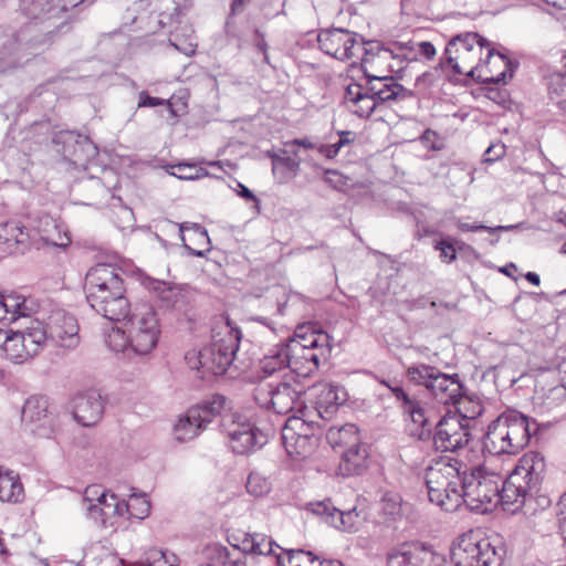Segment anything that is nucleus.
I'll use <instances>...</instances> for the list:
<instances>
[{"instance_id":"1","label":"nucleus","mask_w":566,"mask_h":566,"mask_svg":"<svg viewBox=\"0 0 566 566\" xmlns=\"http://www.w3.org/2000/svg\"><path fill=\"white\" fill-rule=\"evenodd\" d=\"M424 480L430 502L444 511L453 512L464 504L470 511L484 514L500 502L512 511V505L502 501L503 476L482 467L469 470L454 458L441 457L427 468Z\"/></svg>"},{"instance_id":"2","label":"nucleus","mask_w":566,"mask_h":566,"mask_svg":"<svg viewBox=\"0 0 566 566\" xmlns=\"http://www.w3.org/2000/svg\"><path fill=\"white\" fill-rule=\"evenodd\" d=\"M86 300L103 317L120 322L129 313V301L119 270L112 264H96L85 277Z\"/></svg>"},{"instance_id":"3","label":"nucleus","mask_w":566,"mask_h":566,"mask_svg":"<svg viewBox=\"0 0 566 566\" xmlns=\"http://www.w3.org/2000/svg\"><path fill=\"white\" fill-rule=\"evenodd\" d=\"M84 0H21V10L25 17L33 20L22 38L30 49L44 45L51 35L66 27L69 11Z\"/></svg>"},{"instance_id":"4","label":"nucleus","mask_w":566,"mask_h":566,"mask_svg":"<svg viewBox=\"0 0 566 566\" xmlns=\"http://www.w3.org/2000/svg\"><path fill=\"white\" fill-rule=\"evenodd\" d=\"M291 355V373L307 377L326 363L331 354V336L311 325H300L287 339Z\"/></svg>"},{"instance_id":"5","label":"nucleus","mask_w":566,"mask_h":566,"mask_svg":"<svg viewBox=\"0 0 566 566\" xmlns=\"http://www.w3.org/2000/svg\"><path fill=\"white\" fill-rule=\"evenodd\" d=\"M221 431L233 453L250 454L261 449L273 431L271 416L227 413L221 418Z\"/></svg>"},{"instance_id":"6","label":"nucleus","mask_w":566,"mask_h":566,"mask_svg":"<svg viewBox=\"0 0 566 566\" xmlns=\"http://www.w3.org/2000/svg\"><path fill=\"white\" fill-rule=\"evenodd\" d=\"M545 469L544 457L538 452H526L518 460L502 488V501L504 504L512 505V512H516L528 497L538 492Z\"/></svg>"},{"instance_id":"7","label":"nucleus","mask_w":566,"mask_h":566,"mask_svg":"<svg viewBox=\"0 0 566 566\" xmlns=\"http://www.w3.org/2000/svg\"><path fill=\"white\" fill-rule=\"evenodd\" d=\"M240 340V331L227 325L222 332L213 335L208 346L187 353V363L191 369L201 370L203 375H222L234 361Z\"/></svg>"},{"instance_id":"8","label":"nucleus","mask_w":566,"mask_h":566,"mask_svg":"<svg viewBox=\"0 0 566 566\" xmlns=\"http://www.w3.org/2000/svg\"><path fill=\"white\" fill-rule=\"evenodd\" d=\"M124 326L128 328L130 337V352L136 356H146L157 346L160 327L154 307L148 303L136 304L129 307L126 317H122Z\"/></svg>"},{"instance_id":"9","label":"nucleus","mask_w":566,"mask_h":566,"mask_svg":"<svg viewBox=\"0 0 566 566\" xmlns=\"http://www.w3.org/2000/svg\"><path fill=\"white\" fill-rule=\"evenodd\" d=\"M301 389L285 377L282 380H262L253 390V399L262 409H272L275 415L304 411Z\"/></svg>"},{"instance_id":"10","label":"nucleus","mask_w":566,"mask_h":566,"mask_svg":"<svg viewBox=\"0 0 566 566\" xmlns=\"http://www.w3.org/2000/svg\"><path fill=\"white\" fill-rule=\"evenodd\" d=\"M451 562L454 566H500L501 556L489 538L470 531L453 543Z\"/></svg>"},{"instance_id":"11","label":"nucleus","mask_w":566,"mask_h":566,"mask_svg":"<svg viewBox=\"0 0 566 566\" xmlns=\"http://www.w3.org/2000/svg\"><path fill=\"white\" fill-rule=\"evenodd\" d=\"M227 399L222 395H214L209 400L188 409L174 427L176 440L190 441L196 438L207 424L216 417L221 416Z\"/></svg>"},{"instance_id":"12","label":"nucleus","mask_w":566,"mask_h":566,"mask_svg":"<svg viewBox=\"0 0 566 566\" xmlns=\"http://www.w3.org/2000/svg\"><path fill=\"white\" fill-rule=\"evenodd\" d=\"M317 42L325 54L339 61H352L353 64L358 61L366 44L361 35L343 28L322 30Z\"/></svg>"},{"instance_id":"13","label":"nucleus","mask_w":566,"mask_h":566,"mask_svg":"<svg viewBox=\"0 0 566 566\" xmlns=\"http://www.w3.org/2000/svg\"><path fill=\"white\" fill-rule=\"evenodd\" d=\"M484 45H486L485 39L478 33L468 32L453 36L446 46L444 55L454 73L474 77L480 65L469 66L470 55L473 53L480 57Z\"/></svg>"},{"instance_id":"14","label":"nucleus","mask_w":566,"mask_h":566,"mask_svg":"<svg viewBox=\"0 0 566 566\" xmlns=\"http://www.w3.org/2000/svg\"><path fill=\"white\" fill-rule=\"evenodd\" d=\"M22 420L34 424L32 432L44 439H52L60 429L57 415L49 408V399L45 396L35 395L29 397L22 408Z\"/></svg>"},{"instance_id":"15","label":"nucleus","mask_w":566,"mask_h":566,"mask_svg":"<svg viewBox=\"0 0 566 566\" xmlns=\"http://www.w3.org/2000/svg\"><path fill=\"white\" fill-rule=\"evenodd\" d=\"M470 428L459 415L447 413L436 426L433 444L437 450L455 452L468 444Z\"/></svg>"},{"instance_id":"16","label":"nucleus","mask_w":566,"mask_h":566,"mask_svg":"<svg viewBox=\"0 0 566 566\" xmlns=\"http://www.w3.org/2000/svg\"><path fill=\"white\" fill-rule=\"evenodd\" d=\"M358 60H360L364 74H370V72L390 74L396 67L401 69L405 57L377 41H370L364 45Z\"/></svg>"},{"instance_id":"17","label":"nucleus","mask_w":566,"mask_h":566,"mask_svg":"<svg viewBox=\"0 0 566 566\" xmlns=\"http://www.w3.org/2000/svg\"><path fill=\"white\" fill-rule=\"evenodd\" d=\"M308 510L325 518V522L348 533L358 532L366 521V514L353 507L347 511H340L333 505L331 500L319 502H311L307 504Z\"/></svg>"},{"instance_id":"18","label":"nucleus","mask_w":566,"mask_h":566,"mask_svg":"<svg viewBox=\"0 0 566 566\" xmlns=\"http://www.w3.org/2000/svg\"><path fill=\"white\" fill-rule=\"evenodd\" d=\"M48 339H52L65 348H74L78 344V324L76 318L63 308H55L44 324Z\"/></svg>"},{"instance_id":"19","label":"nucleus","mask_w":566,"mask_h":566,"mask_svg":"<svg viewBox=\"0 0 566 566\" xmlns=\"http://www.w3.org/2000/svg\"><path fill=\"white\" fill-rule=\"evenodd\" d=\"M366 90L378 103L403 101L413 95L412 91L398 83L390 74H365Z\"/></svg>"},{"instance_id":"20","label":"nucleus","mask_w":566,"mask_h":566,"mask_svg":"<svg viewBox=\"0 0 566 566\" xmlns=\"http://www.w3.org/2000/svg\"><path fill=\"white\" fill-rule=\"evenodd\" d=\"M504 420V429L509 430L510 439L514 443L516 452L525 448L532 436L536 434L539 426L537 421L516 410H510L497 417Z\"/></svg>"},{"instance_id":"21","label":"nucleus","mask_w":566,"mask_h":566,"mask_svg":"<svg viewBox=\"0 0 566 566\" xmlns=\"http://www.w3.org/2000/svg\"><path fill=\"white\" fill-rule=\"evenodd\" d=\"M433 553L418 542H407L390 548L387 566H429Z\"/></svg>"},{"instance_id":"22","label":"nucleus","mask_w":566,"mask_h":566,"mask_svg":"<svg viewBox=\"0 0 566 566\" xmlns=\"http://www.w3.org/2000/svg\"><path fill=\"white\" fill-rule=\"evenodd\" d=\"M103 412L104 401L97 390L90 389L74 398L73 417L81 426H95L101 420Z\"/></svg>"},{"instance_id":"23","label":"nucleus","mask_w":566,"mask_h":566,"mask_svg":"<svg viewBox=\"0 0 566 566\" xmlns=\"http://www.w3.org/2000/svg\"><path fill=\"white\" fill-rule=\"evenodd\" d=\"M39 310V303L31 296L10 293L0 296V322H14L20 317H29Z\"/></svg>"},{"instance_id":"24","label":"nucleus","mask_w":566,"mask_h":566,"mask_svg":"<svg viewBox=\"0 0 566 566\" xmlns=\"http://www.w3.org/2000/svg\"><path fill=\"white\" fill-rule=\"evenodd\" d=\"M504 420L496 418L489 424L482 441L483 452L491 455L517 453L510 439L509 430L504 429Z\"/></svg>"},{"instance_id":"25","label":"nucleus","mask_w":566,"mask_h":566,"mask_svg":"<svg viewBox=\"0 0 566 566\" xmlns=\"http://www.w3.org/2000/svg\"><path fill=\"white\" fill-rule=\"evenodd\" d=\"M427 390L438 402L454 405L462 394L463 385L458 374L448 375L439 370Z\"/></svg>"},{"instance_id":"26","label":"nucleus","mask_w":566,"mask_h":566,"mask_svg":"<svg viewBox=\"0 0 566 566\" xmlns=\"http://www.w3.org/2000/svg\"><path fill=\"white\" fill-rule=\"evenodd\" d=\"M313 390L315 392V408L324 419L331 418L338 406L345 401L344 389L338 385L318 384L313 387Z\"/></svg>"},{"instance_id":"27","label":"nucleus","mask_w":566,"mask_h":566,"mask_svg":"<svg viewBox=\"0 0 566 566\" xmlns=\"http://www.w3.org/2000/svg\"><path fill=\"white\" fill-rule=\"evenodd\" d=\"M30 244V234L20 221L0 224V247L8 253H23Z\"/></svg>"},{"instance_id":"28","label":"nucleus","mask_w":566,"mask_h":566,"mask_svg":"<svg viewBox=\"0 0 566 566\" xmlns=\"http://www.w3.org/2000/svg\"><path fill=\"white\" fill-rule=\"evenodd\" d=\"M15 331L32 359L44 349L49 340L48 331L40 319H31L28 325Z\"/></svg>"},{"instance_id":"29","label":"nucleus","mask_w":566,"mask_h":566,"mask_svg":"<svg viewBox=\"0 0 566 566\" xmlns=\"http://www.w3.org/2000/svg\"><path fill=\"white\" fill-rule=\"evenodd\" d=\"M515 65L502 53H495L493 49L488 51V61L484 70L483 82H492L495 84L506 83L507 77L513 76Z\"/></svg>"},{"instance_id":"30","label":"nucleus","mask_w":566,"mask_h":566,"mask_svg":"<svg viewBox=\"0 0 566 566\" xmlns=\"http://www.w3.org/2000/svg\"><path fill=\"white\" fill-rule=\"evenodd\" d=\"M21 51L15 34L0 28V73L13 70L22 63Z\"/></svg>"},{"instance_id":"31","label":"nucleus","mask_w":566,"mask_h":566,"mask_svg":"<svg viewBox=\"0 0 566 566\" xmlns=\"http://www.w3.org/2000/svg\"><path fill=\"white\" fill-rule=\"evenodd\" d=\"M0 350L8 360L17 365L32 360L23 346V339H20V336L13 328H0Z\"/></svg>"},{"instance_id":"32","label":"nucleus","mask_w":566,"mask_h":566,"mask_svg":"<svg viewBox=\"0 0 566 566\" xmlns=\"http://www.w3.org/2000/svg\"><path fill=\"white\" fill-rule=\"evenodd\" d=\"M287 340L274 345L260 360V369L265 376H273L277 373L291 371V355L289 354Z\"/></svg>"},{"instance_id":"33","label":"nucleus","mask_w":566,"mask_h":566,"mask_svg":"<svg viewBox=\"0 0 566 566\" xmlns=\"http://www.w3.org/2000/svg\"><path fill=\"white\" fill-rule=\"evenodd\" d=\"M368 451L360 442L343 451L338 465L344 476L358 475L367 468Z\"/></svg>"},{"instance_id":"34","label":"nucleus","mask_w":566,"mask_h":566,"mask_svg":"<svg viewBox=\"0 0 566 566\" xmlns=\"http://www.w3.org/2000/svg\"><path fill=\"white\" fill-rule=\"evenodd\" d=\"M402 409L410 419V424H408L409 434L419 440L429 438L431 429L428 424V418L426 417L424 409L420 403L415 399H411L402 407Z\"/></svg>"},{"instance_id":"35","label":"nucleus","mask_w":566,"mask_h":566,"mask_svg":"<svg viewBox=\"0 0 566 566\" xmlns=\"http://www.w3.org/2000/svg\"><path fill=\"white\" fill-rule=\"evenodd\" d=\"M23 497L24 490L19 475L0 465V501L18 503Z\"/></svg>"},{"instance_id":"36","label":"nucleus","mask_w":566,"mask_h":566,"mask_svg":"<svg viewBox=\"0 0 566 566\" xmlns=\"http://www.w3.org/2000/svg\"><path fill=\"white\" fill-rule=\"evenodd\" d=\"M326 440L333 448L344 450L357 446L360 442L358 428L354 423H346L342 427H331L326 432Z\"/></svg>"},{"instance_id":"37","label":"nucleus","mask_w":566,"mask_h":566,"mask_svg":"<svg viewBox=\"0 0 566 566\" xmlns=\"http://www.w3.org/2000/svg\"><path fill=\"white\" fill-rule=\"evenodd\" d=\"M115 497L114 493L102 494V501L88 505L87 517L103 527L113 526L115 524V511H113Z\"/></svg>"},{"instance_id":"38","label":"nucleus","mask_w":566,"mask_h":566,"mask_svg":"<svg viewBox=\"0 0 566 566\" xmlns=\"http://www.w3.org/2000/svg\"><path fill=\"white\" fill-rule=\"evenodd\" d=\"M145 2L149 7V13L156 14L160 28L171 23L180 11V0H142L138 7H143Z\"/></svg>"},{"instance_id":"39","label":"nucleus","mask_w":566,"mask_h":566,"mask_svg":"<svg viewBox=\"0 0 566 566\" xmlns=\"http://www.w3.org/2000/svg\"><path fill=\"white\" fill-rule=\"evenodd\" d=\"M104 342L106 346L114 352L115 354H126L127 356L133 355L130 352V337L128 333V328L123 325L112 326L104 334Z\"/></svg>"},{"instance_id":"40","label":"nucleus","mask_w":566,"mask_h":566,"mask_svg":"<svg viewBox=\"0 0 566 566\" xmlns=\"http://www.w3.org/2000/svg\"><path fill=\"white\" fill-rule=\"evenodd\" d=\"M46 229L42 230L40 239L44 245L66 249L71 244V237L63 226L51 220L46 222Z\"/></svg>"},{"instance_id":"41","label":"nucleus","mask_w":566,"mask_h":566,"mask_svg":"<svg viewBox=\"0 0 566 566\" xmlns=\"http://www.w3.org/2000/svg\"><path fill=\"white\" fill-rule=\"evenodd\" d=\"M149 289L157 294L158 298L167 307L177 306L184 297L181 287L164 281H153L149 285Z\"/></svg>"},{"instance_id":"42","label":"nucleus","mask_w":566,"mask_h":566,"mask_svg":"<svg viewBox=\"0 0 566 566\" xmlns=\"http://www.w3.org/2000/svg\"><path fill=\"white\" fill-rule=\"evenodd\" d=\"M306 428L304 419L298 416H292L286 419L285 424L282 429V440L285 444L286 451L292 454L293 451L290 447L293 446L294 441L304 439V429Z\"/></svg>"},{"instance_id":"43","label":"nucleus","mask_w":566,"mask_h":566,"mask_svg":"<svg viewBox=\"0 0 566 566\" xmlns=\"http://www.w3.org/2000/svg\"><path fill=\"white\" fill-rule=\"evenodd\" d=\"M547 88L549 99L566 112V74L562 72L551 74Z\"/></svg>"},{"instance_id":"44","label":"nucleus","mask_w":566,"mask_h":566,"mask_svg":"<svg viewBox=\"0 0 566 566\" xmlns=\"http://www.w3.org/2000/svg\"><path fill=\"white\" fill-rule=\"evenodd\" d=\"M272 170L274 175H279L281 181L294 178L300 169V160L290 156L272 155Z\"/></svg>"},{"instance_id":"45","label":"nucleus","mask_w":566,"mask_h":566,"mask_svg":"<svg viewBox=\"0 0 566 566\" xmlns=\"http://www.w3.org/2000/svg\"><path fill=\"white\" fill-rule=\"evenodd\" d=\"M439 373V369L434 366L426 365V364H412L407 370L408 379L418 386H424L426 389L429 388L430 382Z\"/></svg>"},{"instance_id":"46","label":"nucleus","mask_w":566,"mask_h":566,"mask_svg":"<svg viewBox=\"0 0 566 566\" xmlns=\"http://www.w3.org/2000/svg\"><path fill=\"white\" fill-rule=\"evenodd\" d=\"M457 407L458 413L465 422L481 416L483 412V406L478 397H469L461 394L459 399L453 405Z\"/></svg>"},{"instance_id":"47","label":"nucleus","mask_w":566,"mask_h":566,"mask_svg":"<svg viewBox=\"0 0 566 566\" xmlns=\"http://www.w3.org/2000/svg\"><path fill=\"white\" fill-rule=\"evenodd\" d=\"M169 174L181 180H196L209 176L206 168L188 163L170 166Z\"/></svg>"},{"instance_id":"48","label":"nucleus","mask_w":566,"mask_h":566,"mask_svg":"<svg viewBox=\"0 0 566 566\" xmlns=\"http://www.w3.org/2000/svg\"><path fill=\"white\" fill-rule=\"evenodd\" d=\"M339 139L333 144H319L317 151L327 159L335 158L343 147L352 144L355 139V133L350 130L338 132Z\"/></svg>"},{"instance_id":"49","label":"nucleus","mask_w":566,"mask_h":566,"mask_svg":"<svg viewBox=\"0 0 566 566\" xmlns=\"http://www.w3.org/2000/svg\"><path fill=\"white\" fill-rule=\"evenodd\" d=\"M272 489V483L262 473L253 471L247 480V491L255 497L268 495Z\"/></svg>"},{"instance_id":"50","label":"nucleus","mask_w":566,"mask_h":566,"mask_svg":"<svg viewBox=\"0 0 566 566\" xmlns=\"http://www.w3.org/2000/svg\"><path fill=\"white\" fill-rule=\"evenodd\" d=\"M403 504L401 496L397 493H386L381 499V513L392 521L402 515Z\"/></svg>"},{"instance_id":"51","label":"nucleus","mask_w":566,"mask_h":566,"mask_svg":"<svg viewBox=\"0 0 566 566\" xmlns=\"http://www.w3.org/2000/svg\"><path fill=\"white\" fill-rule=\"evenodd\" d=\"M202 554L207 564L200 566H223L228 558V548L220 544H211L205 548Z\"/></svg>"},{"instance_id":"52","label":"nucleus","mask_w":566,"mask_h":566,"mask_svg":"<svg viewBox=\"0 0 566 566\" xmlns=\"http://www.w3.org/2000/svg\"><path fill=\"white\" fill-rule=\"evenodd\" d=\"M377 104L379 103L366 90L359 99L352 106V112L359 117L367 118L374 113Z\"/></svg>"},{"instance_id":"53","label":"nucleus","mask_w":566,"mask_h":566,"mask_svg":"<svg viewBox=\"0 0 566 566\" xmlns=\"http://www.w3.org/2000/svg\"><path fill=\"white\" fill-rule=\"evenodd\" d=\"M323 180L336 190L345 191L349 188L352 179L336 169L324 170Z\"/></svg>"},{"instance_id":"54","label":"nucleus","mask_w":566,"mask_h":566,"mask_svg":"<svg viewBox=\"0 0 566 566\" xmlns=\"http://www.w3.org/2000/svg\"><path fill=\"white\" fill-rule=\"evenodd\" d=\"M264 541V534L261 533H244L240 544L233 546L240 553H252L254 549H260V542Z\"/></svg>"},{"instance_id":"55","label":"nucleus","mask_w":566,"mask_h":566,"mask_svg":"<svg viewBox=\"0 0 566 566\" xmlns=\"http://www.w3.org/2000/svg\"><path fill=\"white\" fill-rule=\"evenodd\" d=\"M434 250L440 252V260L444 263H451L457 259V250L450 238L436 241Z\"/></svg>"},{"instance_id":"56","label":"nucleus","mask_w":566,"mask_h":566,"mask_svg":"<svg viewBox=\"0 0 566 566\" xmlns=\"http://www.w3.org/2000/svg\"><path fill=\"white\" fill-rule=\"evenodd\" d=\"M179 231H180V238H181L182 242L186 241L185 232H190V233H192L193 237L201 238V240L207 245H210V239H209V235H208V231L202 226H200L199 223L182 222L179 226Z\"/></svg>"},{"instance_id":"57","label":"nucleus","mask_w":566,"mask_h":566,"mask_svg":"<svg viewBox=\"0 0 566 566\" xmlns=\"http://www.w3.org/2000/svg\"><path fill=\"white\" fill-rule=\"evenodd\" d=\"M129 502H134L135 510H130V516L135 518H145L150 511V503L146 495L133 494Z\"/></svg>"},{"instance_id":"58","label":"nucleus","mask_w":566,"mask_h":566,"mask_svg":"<svg viewBox=\"0 0 566 566\" xmlns=\"http://www.w3.org/2000/svg\"><path fill=\"white\" fill-rule=\"evenodd\" d=\"M102 494H107V492L102 490L99 485H91L85 489L84 496L82 499V509L86 514L90 504H95L96 502L102 501Z\"/></svg>"},{"instance_id":"59","label":"nucleus","mask_w":566,"mask_h":566,"mask_svg":"<svg viewBox=\"0 0 566 566\" xmlns=\"http://www.w3.org/2000/svg\"><path fill=\"white\" fill-rule=\"evenodd\" d=\"M458 228L461 231L465 232H476V231H488L490 233L496 232V231H509L515 228V226H497V227H488L483 224H470L465 222H460L458 224Z\"/></svg>"},{"instance_id":"60","label":"nucleus","mask_w":566,"mask_h":566,"mask_svg":"<svg viewBox=\"0 0 566 566\" xmlns=\"http://www.w3.org/2000/svg\"><path fill=\"white\" fill-rule=\"evenodd\" d=\"M505 145L501 142L491 144L484 151V161L494 163L505 155Z\"/></svg>"},{"instance_id":"61","label":"nucleus","mask_w":566,"mask_h":566,"mask_svg":"<svg viewBox=\"0 0 566 566\" xmlns=\"http://www.w3.org/2000/svg\"><path fill=\"white\" fill-rule=\"evenodd\" d=\"M380 384L389 388V390L392 392V395L396 397L397 400L401 401L402 407L407 405L412 398H410L403 388L399 386L397 382H388L386 380H381Z\"/></svg>"},{"instance_id":"62","label":"nucleus","mask_w":566,"mask_h":566,"mask_svg":"<svg viewBox=\"0 0 566 566\" xmlns=\"http://www.w3.org/2000/svg\"><path fill=\"white\" fill-rule=\"evenodd\" d=\"M365 91L366 87L360 84H350L346 88L345 99L354 105Z\"/></svg>"},{"instance_id":"63","label":"nucleus","mask_w":566,"mask_h":566,"mask_svg":"<svg viewBox=\"0 0 566 566\" xmlns=\"http://www.w3.org/2000/svg\"><path fill=\"white\" fill-rule=\"evenodd\" d=\"M130 510H135L134 502H126L124 500H119L117 496L115 497L113 504V511H115V517L123 516L125 513L130 515Z\"/></svg>"},{"instance_id":"64","label":"nucleus","mask_w":566,"mask_h":566,"mask_svg":"<svg viewBox=\"0 0 566 566\" xmlns=\"http://www.w3.org/2000/svg\"><path fill=\"white\" fill-rule=\"evenodd\" d=\"M223 566H245V563L241 560V553L234 546L232 551L228 549V558Z\"/></svg>"}]
</instances>
